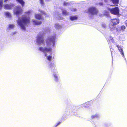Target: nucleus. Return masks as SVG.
<instances>
[{
  "mask_svg": "<svg viewBox=\"0 0 127 127\" xmlns=\"http://www.w3.org/2000/svg\"><path fill=\"white\" fill-rule=\"evenodd\" d=\"M14 6V4L12 3L9 4H5L3 5L4 8L5 9L7 10L11 9Z\"/></svg>",
  "mask_w": 127,
  "mask_h": 127,
  "instance_id": "nucleus-7",
  "label": "nucleus"
},
{
  "mask_svg": "<svg viewBox=\"0 0 127 127\" xmlns=\"http://www.w3.org/2000/svg\"><path fill=\"white\" fill-rule=\"evenodd\" d=\"M3 6V1L2 0H0V10L2 9Z\"/></svg>",
  "mask_w": 127,
  "mask_h": 127,
  "instance_id": "nucleus-22",
  "label": "nucleus"
},
{
  "mask_svg": "<svg viewBox=\"0 0 127 127\" xmlns=\"http://www.w3.org/2000/svg\"><path fill=\"white\" fill-rule=\"evenodd\" d=\"M99 116V115L98 114H96L94 115H93L91 116V118L92 119H94L95 118H97Z\"/></svg>",
  "mask_w": 127,
  "mask_h": 127,
  "instance_id": "nucleus-16",
  "label": "nucleus"
},
{
  "mask_svg": "<svg viewBox=\"0 0 127 127\" xmlns=\"http://www.w3.org/2000/svg\"><path fill=\"white\" fill-rule=\"evenodd\" d=\"M52 74L54 80L56 82H58L59 81V75L56 69H55L52 71Z\"/></svg>",
  "mask_w": 127,
  "mask_h": 127,
  "instance_id": "nucleus-6",
  "label": "nucleus"
},
{
  "mask_svg": "<svg viewBox=\"0 0 127 127\" xmlns=\"http://www.w3.org/2000/svg\"><path fill=\"white\" fill-rule=\"evenodd\" d=\"M22 11V9L20 6H17L14 8L13 12L14 14L17 16L21 14Z\"/></svg>",
  "mask_w": 127,
  "mask_h": 127,
  "instance_id": "nucleus-3",
  "label": "nucleus"
},
{
  "mask_svg": "<svg viewBox=\"0 0 127 127\" xmlns=\"http://www.w3.org/2000/svg\"><path fill=\"white\" fill-rule=\"evenodd\" d=\"M108 9L112 14L116 15L119 14V10L118 7H116L115 8H108Z\"/></svg>",
  "mask_w": 127,
  "mask_h": 127,
  "instance_id": "nucleus-5",
  "label": "nucleus"
},
{
  "mask_svg": "<svg viewBox=\"0 0 127 127\" xmlns=\"http://www.w3.org/2000/svg\"><path fill=\"white\" fill-rule=\"evenodd\" d=\"M68 4V3L67 2L65 1L64 3V6L67 5Z\"/></svg>",
  "mask_w": 127,
  "mask_h": 127,
  "instance_id": "nucleus-29",
  "label": "nucleus"
},
{
  "mask_svg": "<svg viewBox=\"0 0 127 127\" xmlns=\"http://www.w3.org/2000/svg\"><path fill=\"white\" fill-rule=\"evenodd\" d=\"M43 34L40 33L38 35L37 42L39 45H44V47H40L39 50L43 52L47 60L49 62V63L51 62L52 57L51 55H49L47 53H52V48L54 47L55 44L56 36L54 35L49 37L45 42L43 39Z\"/></svg>",
  "mask_w": 127,
  "mask_h": 127,
  "instance_id": "nucleus-1",
  "label": "nucleus"
},
{
  "mask_svg": "<svg viewBox=\"0 0 127 127\" xmlns=\"http://www.w3.org/2000/svg\"><path fill=\"white\" fill-rule=\"evenodd\" d=\"M39 11L42 14H45V13L44 11L41 10H39Z\"/></svg>",
  "mask_w": 127,
  "mask_h": 127,
  "instance_id": "nucleus-30",
  "label": "nucleus"
},
{
  "mask_svg": "<svg viewBox=\"0 0 127 127\" xmlns=\"http://www.w3.org/2000/svg\"><path fill=\"white\" fill-rule=\"evenodd\" d=\"M71 10L72 11H76V9L75 8H71Z\"/></svg>",
  "mask_w": 127,
  "mask_h": 127,
  "instance_id": "nucleus-31",
  "label": "nucleus"
},
{
  "mask_svg": "<svg viewBox=\"0 0 127 127\" xmlns=\"http://www.w3.org/2000/svg\"><path fill=\"white\" fill-rule=\"evenodd\" d=\"M69 18L70 20L71 21L76 20L77 19V17L76 16H70Z\"/></svg>",
  "mask_w": 127,
  "mask_h": 127,
  "instance_id": "nucleus-14",
  "label": "nucleus"
},
{
  "mask_svg": "<svg viewBox=\"0 0 127 127\" xmlns=\"http://www.w3.org/2000/svg\"><path fill=\"white\" fill-rule=\"evenodd\" d=\"M116 46L118 48V50L121 55L123 56V57H125L124 54L123 52V48L121 46L118 45H117ZM124 58H125V57H124Z\"/></svg>",
  "mask_w": 127,
  "mask_h": 127,
  "instance_id": "nucleus-10",
  "label": "nucleus"
},
{
  "mask_svg": "<svg viewBox=\"0 0 127 127\" xmlns=\"http://www.w3.org/2000/svg\"><path fill=\"white\" fill-rule=\"evenodd\" d=\"M31 12V10L28 11L27 12H25V14L26 15H29L30 14Z\"/></svg>",
  "mask_w": 127,
  "mask_h": 127,
  "instance_id": "nucleus-24",
  "label": "nucleus"
},
{
  "mask_svg": "<svg viewBox=\"0 0 127 127\" xmlns=\"http://www.w3.org/2000/svg\"><path fill=\"white\" fill-rule=\"evenodd\" d=\"M41 4L43 5L44 4L43 0H39Z\"/></svg>",
  "mask_w": 127,
  "mask_h": 127,
  "instance_id": "nucleus-28",
  "label": "nucleus"
},
{
  "mask_svg": "<svg viewBox=\"0 0 127 127\" xmlns=\"http://www.w3.org/2000/svg\"><path fill=\"white\" fill-rule=\"evenodd\" d=\"M98 10L94 7H91L89 8L87 12L88 13L92 15L96 14L98 12Z\"/></svg>",
  "mask_w": 127,
  "mask_h": 127,
  "instance_id": "nucleus-4",
  "label": "nucleus"
},
{
  "mask_svg": "<svg viewBox=\"0 0 127 127\" xmlns=\"http://www.w3.org/2000/svg\"><path fill=\"white\" fill-rule=\"evenodd\" d=\"M61 122H58L57 124V125L55 126V127H56L58 126L61 123Z\"/></svg>",
  "mask_w": 127,
  "mask_h": 127,
  "instance_id": "nucleus-32",
  "label": "nucleus"
},
{
  "mask_svg": "<svg viewBox=\"0 0 127 127\" xmlns=\"http://www.w3.org/2000/svg\"><path fill=\"white\" fill-rule=\"evenodd\" d=\"M99 4L101 6L102 5L103 3H99Z\"/></svg>",
  "mask_w": 127,
  "mask_h": 127,
  "instance_id": "nucleus-34",
  "label": "nucleus"
},
{
  "mask_svg": "<svg viewBox=\"0 0 127 127\" xmlns=\"http://www.w3.org/2000/svg\"><path fill=\"white\" fill-rule=\"evenodd\" d=\"M6 16L10 18L11 17V15L10 13L8 12H6L5 13Z\"/></svg>",
  "mask_w": 127,
  "mask_h": 127,
  "instance_id": "nucleus-20",
  "label": "nucleus"
},
{
  "mask_svg": "<svg viewBox=\"0 0 127 127\" xmlns=\"http://www.w3.org/2000/svg\"><path fill=\"white\" fill-rule=\"evenodd\" d=\"M14 25L13 24H10L8 26V28L10 29H12L14 28Z\"/></svg>",
  "mask_w": 127,
  "mask_h": 127,
  "instance_id": "nucleus-23",
  "label": "nucleus"
},
{
  "mask_svg": "<svg viewBox=\"0 0 127 127\" xmlns=\"http://www.w3.org/2000/svg\"><path fill=\"white\" fill-rule=\"evenodd\" d=\"M30 20V18L27 17L26 15L22 16L18 18L17 21V23L21 29L25 31L26 27L29 23Z\"/></svg>",
  "mask_w": 127,
  "mask_h": 127,
  "instance_id": "nucleus-2",
  "label": "nucleus"
},
{
  "mask_svg": "<svg viewBox=\"0 0 127 127\" xmlns=\"http://www.w3.org/2000/svg\"><path fill=\"white\" fill-rule=\"evenodd\" d=\"M119 23V19H114L111 20L110 23H112L113 25L116 26Z\"/></svg>",
  "mask_w": 127,
  "mask_h": 127,
  "instance_id": "nucleus-8",
  "label": "nucleus"
},
{
  "mask_svg": "<svg viewBox=\"0 0 127 127\" xmlns=\"http://www.w3.org/2000/svg\"><path fill=\"white\" fill-rule=\"evenodd\" d=\"M115 25H113L112 23H110L109 26V28L110 30L111 31H114L115 29Z\"/></svg>",
  "mask_w": 127,
  "mask_h": 127,
  "instance_id": "nucleus-12",
  "label": "nucleus"
},
{
  "mask_svg": "<svg viewBox=\"0 0 127 127\" xmlns=\"http://www.w3.org/2000/svg\"><path fill=\"white\" fill-rule=\"evenodd\" d=\"M121 30L123 31L125 30L126 29V27L124 26H122L121 27Z\"/></svg>",
  "mask_w": 127,
  "mask_h": 127,
  "instance_id": "nucleus-25",
  "label": "nucleus"
},
{
  "mask_svg": "<svg viewBox=\"0 0 127 127\" xmlns=\"http://www.w3.org/2000/svg\"><path fill=\"white\" fill-rule=\"evenodd\" d=\"M62 13L63 15H67L69 14V13L66 11L65 10H62Z\"/></svg>",
  "mask_w": 127,
  "mask_h": 127,
  "instance_id": "nucleus-18",
  "label": "nucleus"
},
{
  "mask_svg": "<svg viewBox=\"0 0 127 127\" xmlns=\"http://www.w3.org/2000/svg\"><path fill=\"white\" fill-rule=\"evenodd\" d=\"M32 21L34 24L35 25H39L41 24L42 23V22L41 21H38L37 20L33 19L32 20Z\"/></svg>",
  "mask_w": 127,
  "mask_h": 127,
  "instance_id": "nucleus-11",
  "label": "nucleus"
},
{
  "mask_svg": "<svg viewBox=\"0 0 127 127\" xmlns=\"http://www.w3.org/2000/svg\"><path fill=\"white\" fill-rule=\"evenodd\" d=\"M125 23L126 25V26L127 27V21H126L125 22Z\"/></svg>",
  "mask_w": 127,
  "mask_h": 127,
  "instance_id": "nucleus-35",
  "label": "nucleus"
},
{
  "mask_svg": "<svg viewBox=\"0 0 127 127\" xmlns=\"http://www.w3.org/2000/svg\"><path fill=\"white\" fill-rule=\"evenodd\" d=\"M104 15L107 16H109V13L108 12H105L104 13Z\"/></svg>",
  "mask_w": 127,
  "mask_h": 127,
  "instance_id": "nucleus-26",
  "label": "nucleus"
},
{
  "mask_svg": "<svg viewBox=\"0 0 127 127\" xmlns=\"http://www.w3.org/2000/svg\"><path fill=\"white\" fill-rule=\"evenodd\" d=\"M113 4L115 5L119 3V0H111ZM105 2L107 1V0H104Z\"/></svg>",
  "mask_w": 127,
  "mask_h": 127,
  "instance_id": "nucleus-15",
  "label": "nucleus"
},
{
  "mask_svg": "<svg viewBox=\"0 0 127 127\" xmlns=\"http://www.w3.org/2000/svg\"><path fill=\"white\" fill-rule=\"evenodd\" d=\"M55 27L56 29H59L61 27V26L59 24L57 23L55 25Z\"/></svg>",
  "mask_w": 127,
  "mask_h": 127,
  "instance_id": "nucleus-21",
  "label": "nucleus"
},
{
  "mask_svg": "<svg viewBox=\"0 0 127 127\" xmlns=\"http://www.w3.org/2000/svg\"><path fill=\"white\" fill-rule=\"evenodd\" d=\"M35 17L36 18L40 20L42 19L41 15L40 14H36L35 15Z\"/></svg>",
  "mask_w": 127,
  "mask_h": 127,
  "instance_id": "nucleus-13",
  "label": "nucleus"
},
{
  "mask_svg": "<svg viewBox=\"0 0 127 127\" xmlns=\"http://www.w3.org/2000/svg\"><path fill=\"white\" fill-rule=\"evenodd\" d=\"M48 67L49 68H51V69H54L53 71H53L55 69L56 67V65L53 62H50L49 63Z\"/></svg>",
  "mask_w": 127,
  "mask_h": 127,
  "instance_id": "nucleus-9",
  "label": "nucleus"
},
{
  "mask_svg": "<svg viewBox=\"0 0 127 127\" xmlns=\"http://www.w3.org/2000/svg\"><path fill=\"white\" fill-rule=\"evenodd\" d=\"M108 39L109 41H111L112 43H114L115 42V41L113 39V37L111 36H109L108 38Z\"/></svg>",
  "mask_w": 127,
  "mask_h": 127,
  "instance_id": "nucleus-17",
  "label": "nucleus"
},
{
  "mask_svg": "<svg viewBox=\"0 0 127 127\" xmlns=\"http://www.w3.org/2000/svg\"><path fill=\"white\" fill-rule=\"evenodd\" d=\"M102 26L104 28H105L106 27V26L105 25H102Z\"/></svg>",
  "mask_w": 127,
  "mask_h": 127,
  "instance_id": "nucleus-33",
  "label": "nucleus"
},
{
  "mask_svg": "<svg viewBox=\"0 0 127 127\" xmlns=\"http://www.w3.org/2000/svg\"><path fill=\"white\" fill-rule=\"evenodd\" d=\"M124 36L123 35H121L120 37V40L121 41H124Z\"/></svg>",
  "mask_w": 127,
  "mask_h": 127,
  "instance_id": "nucleus-19",
  "label": "nucleus"
},
{
  "mask_svg": "<svg viewBox=\"0 0 127 127\" xmlns=\"http://www.w3.org/2000/svg\"><path fill=\"white\" fill-rule=\"evenodd\" d=\"M50 30V29L49 28H47L45 29V32H48Z\"/></svg>",
  "mask_w": 127,
  "mask_h": 127,
  "instance_id": "nucleus-27",
  "label": "nucleus"
}]
</instances>
